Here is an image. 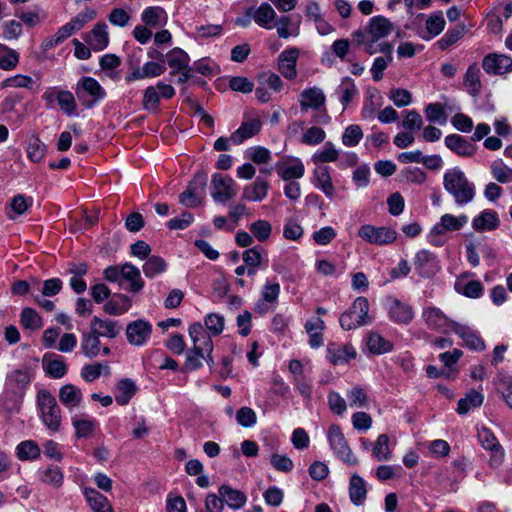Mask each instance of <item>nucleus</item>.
Masks as SVG:
<instances>
[{
    "label": "nucleus",
    "instance_id": "3c124183",
    "mask_svg": "<svg viewBox=\"0 0 512 512\" xmlns=\"http://www.w3.org/2000/svg\"><path fill=\"white\" fill-rule=\"evenodd\" d=\"M484 400L483 394L476 390H471L466 397L458 401L457 412L459 414H466L471 409L477 408L482 405Z\"/></svg>",
    "mask_w": 512,
    "mask_h": 512
},
{
    "label": "nucleus",
    "instance_id": "20e7f679",
    "mask_svg": "<svg viewBox=\"0 0 512 512\" xmlns=\"http://www.w3.org/2000/svg\"><path fill=\"white\" fill-rule=\"evenodd\" d=\"M32 378L33 370L27 365L10 371L5 378V396L10 397L13 401L20 400L29 387Z\"/></svg>",
    "mask_w": 512,
    "mask_h": 512
},
{
    "label": "nucleus",
    "instance_id": "2eb2a0df",
    "mask_svg": "<svg viewBox=\"0 0 512 512\" xmlns=\"http://www.w3.org/2000/svg\"><path fill=\"white\" fill-rule=\"evenodd\" d=\"M482 67L487 74L503 76L512 71V58L505 54L489 53L483 58Z\"/></svg>",
    "mask_w": 512,
    "mask_h": 512
},
{
    "label": "nucleus",
    "instance_id": "a211bd4d",
    "mask_svg": "<svg viewBox=\"0 0 512 512\" xmlns=\"http://www.w3.org/2000/svg\"><path fill=\"white\" fill-rule=\"evenodd\" d=\"M152 332V326L144 320H136L126 327V336L130 344L142 346L149 339Z\"/></svg>",
    "mask_w": 512,
    "mask_h": 512
},
{
    "label": "nucleus",
    "instance_id": "a18cd8bd",
    "mask_svg": "<svg viewBox=\"0 0 512 512\" xmlns=\"http://www.w3.org/2000/svg\"><path fill=\"white\" fill-rule=\"evenodd\" d=\"M43 365L46 373L55 379H60L67 373V366L60 357L45 356Z\"/></svg>",
    "mask_w": 512,
    "mask_h": 512
},
{
    "label": "nucleus",
    "instance_id": "0e129e2a",
    "mask_svg": "<svg viewBox=\"0 0 512 512\" xmlns=\"http://www.w3.org/2000/svg\"><path fill=\"white\" fill-rule=\"evenodd\" d=\"M21 324L25 329L38 330L42 327V320L36 310L26 307L21 312Z\"/></svg>",
    "mask_w": 512,
    "mask_h": 512
},
{
    "label": "nucleus",
    "instance_id": "603ef678",
    "mask_svg": "<svg viewBox=\"0 0 512 512\" xmlns=\"http://www.w3.org/2000/svg\"><path fill=\"white\" fill-rule=\"evenodd\" d=\"M40 282L37 279H32V286L33 288L40 291L41 296L43 297H53L57 295L61 290L63 286V282L59 278H51L48 280H45L42 283V287H39Z\"/></svg>",
    "mask_w": 512,
    "mask_h": 512
},
{
    "label": "nucleus",
    "instance_id": "412c9836",
    "mask_svg": "<svg viewBox=\"0 0 512 512\" xmlns=\"http://www.w3.org/2000/svg\"><path fill=\"white\" fill-rule=\"evenodd\" d=\"M280 284L278 282L267 281L261 291V298L256 304L255 311L260 314L266 313L271 306L278 302L280 295Z\"/></svg>",
    "mask_w": 512,
    "mask_h": 512
},
{
    "label": "nucleus",
    "instance_id": "7ed1b4c3",
    "mask_svg": "<svg viewBox=\"0 0 512 512\" xmlns=\"http://www.w3.org/2000/svg\"><path fill=\"white\" fill-rule=\"evenodd\" d=\"M443 186L459 207L471 203L476 195L474 183L470 182L465 173L459 168H453L444 173Z\"/></svg>",
    "mask_w": 512,
    "mask_h": 512
},
{
    "label": "nucleus",
    "instance_id": "69168bd1",
    "mask_svg": "<svg viewBox=\"0 0 512 512\" xmlns=\"http://www.w3.org/2000/svg\"><path fill=\"white\" fill-rule=\"evenodd\" d=\"M383 56H378L374 59L372 67L370 69L374 81H380L383 78L384 70L392 62V52L382 53Z\"/></svg>",
    "mask_w": 512,
    "mask_h": 512
},
{
    "label": "nucleus",
    "instance_id": "e2e57ef3",
    "mask_svg": "<svg viewBox=\"0 0 512 512\" xmlns=\"http://www.w3.org/2000/svg\"><path fill=\"white\" fill-rule=\"evenodd\" d=\"M45 152L46 146L38 137L33 136L29 139L27 156L31 161L35 163L40 162L45 156Z\"/></svg>",
    "mask_w": 512,
    "mask_h": 512
},
{
    "label": "nucleus",
    "instance_id": "f257e3e1",
    "mask_svg": "<svg viewBox=\"0 0 512 512\" xmlns=\"http://www.w3.org/2000/svg\"><path fill=\"white\" fill-rule=\"evenodd\" d=\"M393 23L383 17L370 18L364 29L352 33L353 40L370 55L393 52V45L385 39L393 32Z\"/></svg>",
    "mask_w": 512,
    "mask_h": 512
},
{
    "label": "nucleus",
    "instance_id": "473e14b6",
    "mask_svg": "<svg viewBox=\"0 0 512 512\" xmlns=\"http://www.w3.org/2000/svg\"><path fill=\"white\" fill-rule=\"evenodd\" d=\"M315 186L320 189L328 198H332L335 194V187L326 166L317 167L314 170Z\"/></svg>",
    "mask_w": 512,
    "mask_h": 512
},
{
    "label": "nucleus",
    "instance_id": "6e6d98bb",
    "mask_svg": "<svg viewBox=\"0 0 512 512\" xmlns=\"http://www.w3.org/2000/svg\"><path fill=\"white\" fill-rule=\"evenodd\" d=\"M403 120L401 123V127L407 132L412 133L413 131H418L423 126V119L421 115L414 109L406 110L402 112Z\"/></svg>",
    "mask_w": 512,
    "mask_h": 512
},
{
    "label": "nucleus",
    "instance_id": "4468645a",
    "mask_svg": "<svg viewBox=\"0 0 512 512\" xmlns=\"http://www.w3.org/2000/svg\"><path fill=\"white\" fill-rule=\"evenodd\" d=\"M237 194L236 183L229 176L214 174L211 180V196L215 202L225 203Z\"/></svg>",
    "mask_w": 512,
    "mask_h": 512
},
{
    "label": "nucleus",
    "instance_id": "6ab92c4d",
    "mask_svg": "<svg viewBox=\"0 0 512 512\" xmlns=\"http://www.w3.org/2000/svg\"><path fill=\"white\" fill-rule=\"evenodd\" d=\"M357 352L351 344L330 343L327 346V358L333 365H343L356 358Z\"/></svg>",
    "mask_w": 512,
    "mask_h": 512
},
{
    "label": "nucleus",
    "instance_id": "49530a36",
    "mask_svg": "<svg viewBox=\"0 0 512 512\" xmlns=\"http://www.w3.org/2000/svg\"><path fill=\"white\" fill-rule=\"evenodd\" d=\"M367 490L365 481L357 474L350 479L349 495L355 505H361L366 498Z\"/></svg>",
    "mask_w": 512,
    "mask_h": 512
},
{
    "label": "nucleus",
    "instance_id": "864d4df0",
    "mask_svg": "<svg viewBox=\"0 0 512 512\" xmlns=\"http://www.w3.org/2000/svg\"><path fill=\"white\" fill-rule=\"evenodd\" d=\"M339 159V151L332 142H326L321 150L312 155L314 164L336 162Z\"/></svg>",
    "mask_w": 512,
    "mask_h": 512
},
{
    "label": "nucleus",
    "instance_id": "37998d69",
    "mask_svg": "<svg viewBox=\"0 0 512 512\" xmlns=\"http://www.w3.org/2000/svg\"><path fill=\"white\" fill-rule=\"evenodd\" d=\"M38 86L39 85L36 84V81L32 77L24 74H16L4 79L0 83V89L25 88L28 90H34L38 88Z\"/></svg>",
    "mask_w": 512,
    "mask_h": 512
},
{
    "label": "nucleus",
    "instance_id": "5fc2aeb1",
    "mask_svg": "<svg viewBox=\"0 0 512 512\" xmlns=\"http://www.w3.org/2000/svg\"><path fill=\"white\" fill-rule=\"evenodd\" d=\"M41 450L32 440H26L19 443L16 447L17 457L22 460H36L39 458Z\"/></svg>",
    "mask_w": 512,
    "mask_h": 512
},
{
    "label": "nucleus",
    "instance_id": "c03bdc74",
    "mask_svg": "<svg viewBox=\"0 0 512 512\" xmlns=\"http://www.w3.org/2000/svg\"><path fill=\"white\" fill-rule=\"evenodd\" d=\"M168 65L172 68L171 74L180 72L188 68L190 58L188 54L180 48H173L167 53Z\"/></svg>",
    "mask_w": 512,
    "mask_h": 512
},
{
    "label": "nucleus",
    "instance_id": "72a5a7b5",
    "mask_svg": "<svg viewBox=\"0 0 512 512\" xmlns=\"http://www.w3.org/2000/svg\"><path fill=\"white\" fill-rule=\"evenodd\" d=\"M126 280L129 282L128 290L137 293L144 287V281L141 278L140 270L131 263L122 265L121 281Z\"/></svg>",
    "mask_w": 512,
    "mask_h": 512
},
{
    "label": "nucleus",
    "instance_id": "ea45409f",
    "mask_svg": "<svg viewBox=\"0 0 512 512\" xmlns=\"http://www.w3.org/2000/svg\"><path fill=\"white\" fill-rule=\"evenodd\" d=\"M115 401L121 405H127L137 391V386L129 378L121 379L116 385Z\"/></svg>",
    "mask_w": 512,
    "mask_h": 512
},
{
    "label": "nucleus",
    "instance_id": "79ce46f5",
    "mask_svg": "<svg viewBox=\"0 0 512 512\" xmlns=\"http://www.w3.org/2000/svg\"><path fill=\"white\" fill-rule=\"evenodd\" d=\"M131 307V301L124 294H116L112 300H109L103 306V310L109 315H122Z\"/></svg>",
    "mask_w": 512,
    "mask_h": 512
},
{
    "label": "nucleus",
    "instance_id": "a878e982",
    "mask_svg": "<svg viewBox=\"0 0 512 512\" xmlns=\"http://www.w3.org/2000/svg\"><path fill=\"white\" fill-rule=\"evenodd\" d=\"M141 21L151 29L163 27L168 22V14L160 6H149L142 11Z\"/></svg>",
    "mask_w": 512,
    "mask_h": 512
},
{
    "label": "nucleus",
    "instance_id": "f3484780",
    "mask_svg": "<svg viewBox=\"0 0 512 512\" xmlns=\"http://www.w3.org/2000/svg\"><path fill=\"white\" fill-rule=\"evenodd\" d=\"M276 172L284 181L300 179L304 176L305 167L303 162L297 158L288 156L275 166Z\"/></svg>",
    "mask_w": 512,
    "mask_h": 512
},
{
    "label": "nucleus",
    "instance_id": "aec40b11",
    "mask_svg": "<svg viewBox=\"0 0 512 512\" xmlns=\"http://www.w3.org/2000/svg\"><path fill=\"white\" fill-rule=\"evenodd\" d=\"M326 96L321 88L311 87L304 89L299 95V103L302 111L309 109L319 110L325 106Z\"/></svg>",
    "mask_w": 512,
    "mask_h": 512
},
{
    "label": "nucleus",
    "instance_id": "a19ab883",
    "mask_svg": "<svg viewBox=\"0 0 512 512\" xmlns=\"http://www.w3.org/2000/svg\"><path fill=\"white\" fill-rule=\"evenodd\" d=\"M452 332H455L457 335H459L464 340L466 345L474 350L481 351L485 348V344L482 339L467 326L456 322Z\"/></svg>",
    "mask_w": 512,
    "mask_h": 512
},
{
    "label": "nucleus",
    "instance_id": "f704fd0d",
    "mask_svg": "<svg viewBox=\"0 0 512 512\" xmlns=\"http://www.w3.org/2000/svg\"><path fill=\"white\" fill-rule=\"evenodd\" d=\"M268 183L260 178H257L252 184L245 186L243 189L242 198L248 201H262L268 194Z\"/></svg>",
    "mask_w": 512,
    "mask_h": 512
},
{
    "label": "nucleus",
    "instance_id": "09e8293b",
    "mask_svg": "<svg viewBox=\"0 0 512 512\" xmlns=\"http://www.w3.org/2000/svg\"><path fill=\"white\" fill-rule=\"evenodd\" d=\"M464 85L472 96H476L480 93L482 84L480 79V69L477 64L474 63L467 69L464 76Z\"/></svg>",
    "mask_w": 512,
    "mask_h": 512
},
{
    "label": "nucleus",
    "instance_id": "680f3d73",
    "mask_svg": "<svg viewBox=\"0 0 512 512\" xmlns=\"http://www.w3.org/2000/svg\"><path fill=\"white\" fill-rule=\"evenodd\" d=\"M373 456L378 461H388L391 458L389 437L386 434H381L378 436L373 447Z\"/></svg>",
    "mask_w": 512,
    "mask_h": 512
},
{
    "label": "nucleus",
    "instance_id": "8fccbe9b",
    "mask_svg": "<svg viewBox=\"0 0 512 512\" xmlns=\"http://www.w3.org/2000/svg\"><path fill=\"white\" fill-rule=\"evenodd\" d=\"M19 59L20 55L16 50L0 44V69L4 71L15 69L19 64Z\"/></svg>",
    "mask_w": 512,
    "mask_h": 512
},
{
    "label": "nucleus",
    "instance_id": "7c9ffc66",
    "mask_svg": "<svg viewBox=\"0 0 512 512\" xmlns=\"http://www.w3.org/2000/svg\"><path fill=\"white\" fill-rule=\"evenodd\" d=\"M261 129V122L257 119L245 121L232 133L230 139L235 145L243 143L245 140L256 135Z\"/></svg>",
    "mask_w": 512,
    "mask_h": 512
},
{
    "label": "nucleus",
    "instance_id": "c85d7f7f",
    "mask_svg": "<svg viewBox=\"0 0 512 512\" xmlns=\"http://www.w3.org/2000/svg\"><path fill=\"white\" fill-rule=\"evenodd\" d=\"M388 313L390 319L399 324H408L414 318V310L412 306L396 299L390 303Z\"/></svg>",
    "mask_w": 512,
    "mask_h": 512
},
{
    "label": "nucleus",
    "instance_id": "9d476101",
    "mask_svg": "<svg viewBox=\"0 0 512 512\" xmlns=\"http://www.w3.org/2000/svg\"><path fill=\"white\" fill-rule=\"evenodd\" d=\"M421 318L428 329L442 334L452 332L456 324V322L449 319L441 309L433 305H428L423 308Z\"/></svg>",
    "mask_w": 512,
    "mask_h": 512
},
{
    "label": "nucleus",
    "instance_id": "bb28decb",
    "mask_svg": "<svg viewBox=\"0 0 512 512\" xmlns=\"http://www.w3.org/2000/svg\"><path fill=\"white\" fill-rule=\"evenodd\" d=\"M500 220L496 211L483 210L472 219V228L476 232L493 231L499 227Z\"/></svg>",
    "mask_w": 512,
    "mask_h": 512
},
{
    "label": "nucleus",
    "instance_id": "bf43d9fd",
    "mask_svg": "<svg viewBox=\"0 0 512 512\" xmlns=\"http://www.w3.org/2000/svg\"><path fill=\"white\" fill-rule=\"evenodd\" d=\"M204 325L208 330L206 332L210 334V338L212 339V336H218L223 332L225 327V319L220 314L210 313L205 316Z\"/></svg>",
    "mask_w": 512,
    "mask_h": 512
},
{
    "label": "nucleus",
    "instance_id": "1a4fd4ad",
    "mask_svg": "<svg viewBox=\"0 0 512 512\" xmlns=\"http://www.w3.org/2000/svg\"><path fill=\"white\" fill-rule=\"evenodd\" d=\"M75 91L78 99L87 108H92L106 96V92L100 83L89 76L83 77L77 83Z\"/></svg>",
    "mask_w": 512,
    "mask_h": 512
},
{
    "label": "nucleus",
    "instance_id": "de8ad7c7",
    "mask_svg": "<svg viewBox=\"0 0 512 512\" xmlns=\"http://www.w3.org/2000/svg\"><path fill=\"white\" fill-rule=\"evenodd\" d=\"M33 204V199L23 194L14 196L10 201V208L7 211L9 219H15L16 216L24 214Z\"/></svg>",
    "mask_w": 512,
    "mask_h": 512
},
{
    "label": "nucleus",
    "instance_id": "dca6fc26",
    "mask_svg": "<svg viewBox=\"0 0 512 512\" xmlns=\"http://www.w3.org/2000/svg\"><path fill=\"white\" fill-rule=\"evenodd\" d=\"M414 267L422 278H431L440 270L437 257L428 250H420L415 254Z\"/></svg>",
    "mask_w": 512,
    "mask_h": 512
},
{
    "label": "nucleus",
    "instance_id": "9b49d317",
    "mask_svg": "<svg viewBox=\"0 0 512 512\" xmlns=\"http://www.w3.org/2000/svg\"><path fill=\"white\" fill-rule=\"evenodd\" d=\"M361 239L372 245H389L396 241L397 232L386 226L376 227L370 224L362 225L358 230Z\"/></svg>",
    "mask_w": 512,
    "mask_h": 512
},
{
    "label": "nucleus",
    "instance_id": "b1692460",
    "mask_svg": "<svg viewBox=\"0 0 512 512\" xmlns=\"http://www.w3.org/2000/svg\"><path fill=\"white\" fill-rule=\"evenodd\" d=\"M298 57L299 50L297 48L286 49L279 55L278 68L285 78L293 79L296 77V63Z\"/></svg>",
    "mask_w": 512,
    "mask_h": 512
},
{
    "label": "nucleus",
    "instance_id": "c9c22d12",
    "mask_svg": "<svg viewBox=\"0 0 512 512\" xmlns=\"http://www.w3.org/2000/svg\"><path fill=\"white\" fill-rule=\"evenodd\" d=\"M60 402L69 409L76 408L82 402V392L72 384H66L59 390Z\"/></svg>",
    "mask_w": 512,
    "mask_h": 512
},
{
    "label": "nucleus",
    "instance_id": "2f4dec72",
    "mask_svg": "<svg viewBox=\"0 0 512 512\" xmlns=\"http://www.w3.org/2000/svg\"><path fill=\"white\" fill-rule=\"evenodd\" d=\"M90 328L98 329L100 337H107L110 339L116 338L121 332V325L114 320L101 319L94 316L90 322Z\"/></svg>",
    "mask_w": 512,
    "mask_h": 512
},
{
    "label": "nucleus",
    "instance_id": "774afa93",
    "mask_svg": "<svg viewBox=\"0 0 512 512\" xmlns=\"http://www.w3.org/2000/svg\"><path fill=\"white\" fill-rule=\"evenodd\" d=\"M490 169L494 179L498 182L506 183L512 180V169L507 167L501 159L495 160Z\"/></svg>",
    "mask_w": 512,
    "mask_h": 512
},
{
    "label": "nucleus",
    "instance_id": "ddd939ff",
    "mask_svg": "<svg viewBox=\"0 0 512 512\" xmlns=\"http://www.w3.org/2000/svg\"><path fill=\"white\" fill-rule=\"evenodd\" d=\"M80 349L82 354L89 359L96 358L100 354L107 356L111 353L108 346L101 345L99 330L92 328L82 332Z\"/></svg>",
    "mask_w": 512,
    "mask_h": 512
},
{
    "label": "nucleus",
    "instance_id": "cd10ccee",
    "mask_svg": "<svg viewBox=\"0 0 512 512\" xmlns=\"http://www.w3.org/2000/svg\"><path fill=\"white\" fill-rule=\"evenodd\" d=\"M218 493L222 497L224 504H227L233 510L241 509L247 502V496L244 492L227 484L221 485L218 488Z\"/></svg>",
    "mask_w": 512,
    "mask_h": 512
},
{
    "label": "nucleus",
    "instance_id": "052dcab7",
    "mask_svg": "<svg viewBox=\"0 0 512 512\" xmlns=\"http://www.w3.org/2000/svg\"><path fill=\"white\" fill-rule=\"evenodd\" d=\"M351 408H364L368 404V395L361 386L352 387L346 394Z\"/></svg>",
    "mask_w": 512,
    "mask_h": 512
},
{
    "label": "nucleus",
    "instance_id": "f03ea898",
    "mask_svg": "<svg viewBox=\"0 0 512 512\" xmlns=\"http://www.w3.org/2000/svg\"><path fill=\"white\" fill-rule=\"evenodd\" d=\"M188 333L193 345L186 353V367L190 370H197L202 366L203 360L212 367L214 365L212 356L214 346L210 334L206 332L200 322L191 324Z\"/></svg>",
    "mask_w": 512,
    "mask_h": 512
},
{
    "label": "nucleus",
    "instance_id": "393cba45",
    "mask_svg": "<svg viewBox=\"0 0 512 512\" xmlns=\"http://www.w3.org/2000/svg\"><path fill=\"white\" fill-rule=\"evenodd\" d=\"M248 16H252L254 21L263 28L272 29L274 27V21L276 13L274 9L268 3H262L258 8H249L247 10Z\"/></svg>",
    "mask_w": 512,
    "mask_h": 512
},
{
    "label": "nucleus",
    "instance_id": "5701e85b",
    "mask_svg": "<svg viewBox=\"0 0 512 512\" xmlns=\"http://www.w3.org/2000/svg\"><path fill=\"white\" fill-rule=\"evenodd\" d=\"M445 145L448 149L461 157H472L477 151V147L459 134H450L445 137Z\"/></svg>",
    "mask_w": 512,
    "mask_h": 512
},
{
    "label": "nucleus",
    "instance_id": "e433bc0d",
    "mask_svg": "<svg viewBox=\"0 0 512 512\" xmlns=\"http://www.w3.org/2000/svg\"><path fill=\"white\" fill-rule=\"evenodd\" d=\"M86 501L94 512H113L108 499L93 488L84 490Z\"/></svg>",
    "mask_w": 512,
    "mask_h": 512
},
{
    "label": "nucleus",
    "instance_id": "c756f323",
    "mask_svg": "<svg viewBox=\"0 0 512 512\" xmlns=\"http://www.w3.org/2000/svg\"><path fill=\"white\" fill-rule=\"evenodd\" d=\"M454 288L458 293L469 298H479L484 291L483 285L480 281H467L466 274H463L457 278L454 284Z\"/></svg>",
    "mask_w": 512,
    "mask_h": 512
},
{
    "label": "nucleus",
    "instance_id": "423d86ee",
    "mask_svg": "<svg viewBox=\"0 0 512 512\" xmlns=\"http://www.w3.org/2000/svg\"><path fill=\"white\" fill-rule=\"evenodd\" d=\"M468 222V217L465 214L454 216L453 214L446 213L441 216L438 223L431 229L428 239L429 243L433 246L440 247L444 244L442 236L448 231H458L462 229Z\"/></svg>",
    "mask_w": 512,
    "mask_h": 512
},
{
    "label": "nucleus",
    "instance_id": "13d9d810",
    "mask_svg": "<svg viewBox=\"0 0 512 512\" xmlns=\"http://www.w3.org/2000/svg\"><path fill=\"white\" fill-rule=\"evenodd\" d=\"M167 268L165 260L159 256H151L143 264V272L146 277L153 278L163 273Z\"/></svg>",
    "mask_w": 512,
    "mask_h": 512
},
{
    "label": "nucleus",
    "instance_id": "4be33fe9",
    "mask_svg": "<svg viewBox=\"0 0 512 512\" xmlns=\"http://www.w3.org/2000/svg\"><path fill=\"white\" fill-rule=\"evenodd\" d=\"M107 29L108 26L106 23H97L90 32L83 36V39L94 51L104 50L109 44Z\"/></svg>",
    "mask_w": 512,
    "mask_h": 512
},
{
    "label": "nucleus",
    "instance_id": "4c0bfd02",
    "mask_svg": "<svg viewBox=\"0 0 512 512\" xmlns=\"http://www.w3.org/2000/svg\"><path fill=\"white\" fill-rule=\"evenodd\" d=\"M39 479L42 483L49 485L55 489H59L63 486L64 475L61 468L57 466H48L39 470Z\"/></svg>",
    "mask_w": 512,
    "mask_h": 512
},
{
    "label": "nucleus",
    "instance_id": "4d7b16f0",
    "mask_svg": "<svg viewBox=\"0 0 512 512\" xmlns=\"http://www.w3.org/2000/svg\"><path fill=\"white\" fill-rule=\"evenodd\" d=\"M445 27V20L442 12H437L431 15L426 20V36H422L424 39H430L439 35Z\"/></svg>",
    "mask_w": 512,
    "mask_h": 512
},
{
    "label": "nucleus",
    "instance_id": "39448f33",
    "mask_svg": "<svg viewBox=\"0 0 512 512\" xmlns=\"http://www.w3.org/2000/svg\"><path fill=\"white\" fill-rule=\"evenodd\" d=\"M339 322L345 330H353L370 324L372 317L369 315V302L367 298H356L350 308L340 316Z\"/></svg>",
    "mask_w": 512,
    "mask_h": 512
},
{
    "label": "nucleus",
    "instance_id": "f8f14e48",
    "mask_svg": "<svg viewBox=\"0 0 512 512\" xmlns=\"http://www.w3.org/2000/svg\"><path fill=\"white\" fill-rule=\"evenodd\" d=\"M328 440L331 449L337 457L349 465H356L358 463L338 425L333 424L329 427Z\"/></svg>",
    "mask_w": 512,
    "mask_h": 512
},
{
    "label": "nucleus",
    "instance_id": "6e6552de",
    "mask_svg": "<svg viewBox=\"0 0 512 512\" xmlns=\"http://www.w3.org/2000/svg\"><path fill=\"white\" fill-rule=\"evenodd\" d=\"M207 174L198 172L189 182L186 190L179 195V202L189 208L199 206L206 194Z\"/></svg>",
    "mask_w": 512,
    "mask_h": 512
},
{
    "label": "nucleus",
    "instance_id": "58836bf2",
    "mask_svg": "<svg viewBox=\"0 0 512 512\" xmlns=\"http://www.w3.org/2000/svg\"><path fill=\"white\" fill-rule=\"evenodd\" d=\"M366 345L371 353L377 355L391 352L393 349V343L391 341L374 331L368 334Z\"/></svg>",
    "mask_w": 512,
    "mask_h": 512
},
{
    "label": "nucleus",
    "instance_id": "0eeeda50",
    "mask_svg": "<svg viewBox=\"0 0 512 512\" xmlns=\"http://www.w3.org/2000/svg\"><path fill=\"white\" fill-rule=\"evenodd\" d=\"M38 405L44 424L53 432L58 431L61 425V412L56 399L47 391L38 393Z\"/></svg>",
    "mask_w": 512,
    "mask_h": 512
},
{
    "label": "nucleus",
    "instance_id": "338daca9",
    "mask_svg": "<svg viewBox=\"0 0 512 512\" xmlns=\"http://www.w3.org/2000/svg\"><path fill=\"white\" fill-rule=\"evenodd\" d=\"M249 230L259 242H265L271 235L272 226L266 220H257L250 224Z\"/></svg>",
    "mask_w": 512,
    "mask_h": 512
}]
</instances>
